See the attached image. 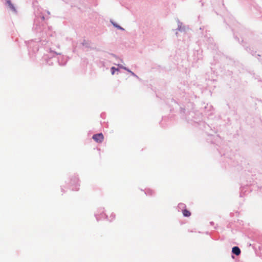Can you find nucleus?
<instances>
[{
    "mask_svg": "<svg viewBox=\"0 0 262 262\" xmlns=\"http://www.w3.org/2000/svg\"><path fill=\"white\" fill-rule=\"evenodd\" d=\"M93 139L98 143H101L104 139V136L102 133L97 134L93 135Z\"/></svg>",
    "mask_w": 262,
    "mask_h": 262,
    "instance_id": "obj_1",
    "label": "nucleus"
},
{
    "mask_svg": "<svg viewBox=\"0 0 262 262\" xmlns=\"http://www.w3.org/2000/svg\"><path fill=\"white\" fill-rule=\"evenodd\" d=\"M232 252L236 255H239L241 253V250L238 247H234L232 248Z\"/></svg>",
    "mask_w": 262,
    "mask_h": 262,
    "instance_id": "obj_2",
    "label": "nucleus"
},
{
    "mask_svg": "<svg viewBox=\"0 0 262 262\" xmlns=\"http://www.w3.org/2000/svg\"><path fill=\"white\" fill-rule=\"evenodd\" d=\"M7 4H8V6L11 10H12L14 11H15V7H14L13 5L12 4L10 0H7Z\"/></svg>",
    "mask_w": 262,
    "mask_h": 262,
    "instance_id": "obj_3",
    "label": "nucleus"
},
{
    "mask_svg": "<svg viewBox=\"0 0 262 262\" xmlns=\"http://www.w3.org/2000/svg\"><path fill=\"white\" fill-rule=\"evenodd\" d=\"M183 214L184 216L189 217L191 215V212L187 209H184L183 210Z\"/></svg>",
    "mask_w": 262,
    "mask_h": 262,
    "instance_id": "obj_4",
    "label": "nucleus"
},
{
    "mask_svg": "<svg viewBox=\"0 0 262 262\" xmlns=\"http://www.w3.org/2000/svg\"><path fill=\"white\" fill-rule=\"evenodd\" d=\"M118 69H116L115 67H112L111 68V71H112V74L114 75L115 73V71H117Z\"/></svg>",
    "mask_w": 262,
    "mask_h": 262,
    "instance_id": "obj_5",
    "label": "nucleus"
},
{
    "mask_svg": "<svg viewBox=\"0 0 262 262\" xmlns=\"http://www.w3.org/2000/svg\"><path fill=\"white\" fill-rule=\"evenodd\" d=\"M127 71H128V72H129L132 73V74L133 75H134V73H133V72H131V71H130L129 70H127Z\"/></svg>",
    "mask_w": 262,
    "mask_h": 262,
    "instance_id": "obj_6",
    "label": "nucleus"
}]
</instances>
